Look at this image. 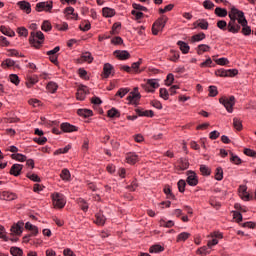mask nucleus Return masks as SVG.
Listing matches in <instances>:
<instances>
[{
    "mask_svg": "<svg viewBox=\"0 0 256 256\" xmlns=\"http://www.w3.org/2000/svg\"><path fill=\"white\" fill-rule=\"evenodd\" d=\"M0 31L3 35H6L7 37H15V33L13 32V30H11L5 26H1Z\"/></svg>",
    "mask_w": 256,
    "mask_h": 256,
    "instance_id": "32",
    "label": "nucleus"
},
{
    "mask_svg": "<svg viewBox=\"0 0 256 256\" xmlns=\"http://www.w3.org/2000/svg\"><path fill=\"white\" fill-rule=\"evenodd\" d=\"M81 61H85L86 63H93V56H91L90 52H85L81 56Z\"/></svg>",
    "mask_w": 256,
    "mask_h": 256,
    "instance_id": "36",
    "label": "nucleus"
},
{
    "mask_svg": "<svg viewBox=\"0 0 256 256\" xmlns=\"http://www.w3.org/2000/svg\"><path fill=\"white\" fill-rule=\"evenodd\" d=\"M238 73L239 71L237 69H219L216 70L215 75H217V77H235Z\"/></svg>",
    "mask_w": 256,
    "mask_h": 256,
    "instance_id": "6",
    "label": "nucleus"
},
{
    "mask_svg": "<svg viewBox=\"0 0 256 256\" xmlns=\"http://www.w3.org/2000/svg\"><path fill=\"white\" fill-rule=\"evenodd\" d=\"M208 91H209V97H217V95H219L217 86H209Z\"/></svg>",
    "mask_w": 256,
    "mask_h": 256,
    "instance_id": "42",
    "label": "nucleus"
},
{
    "mask_svg": "<svg viewBox=\"0 0 256 256\" xmlns=\"http://www.w3.org/2000/svg\"><path fill=\"white\" fill-rule=\"evenodd\" d=\"M25 229H27L28 231H31L32 235H37V233H39V228H37V226L31 224L30 222H27L25 224Z\"/></svg>",
    "mask_w": 256,
    "mask_h": 256,
    "instance_id": "26",
    "label": "nucleus"
},
{
    "mask_svg": "<svg viewBox=\"0 0 256 256\" xmlns=\"http://www.w3.org/2000/svg\"><path fill=\"white\" fill-rule=\"evenodd\" d=\"M22 170H23V165L14 164L10 169V175H14V177H19V175H21Z\"/></svg>",
    "mask_w": 256,
    "mask_h": 256,
    "instance_id": "19",
    "label": "nucleus"
},
{
    "mask_svg": "<svg viewBox=\"0 0 256 256\" xmlns=\"http://www.w3.org/2000/svg\"><path fill=\"white\" fill-rule=\"evenodd\" d=\"M129 93V88H120L117 93H116V97H120L121 99H123V97Z\"/></svg>",
    "mask_w": 256,
    "mask_h": 256,
    "instance_id": "46",
    "label": "nucleus"
},
{
    "mask_svg": "<svg viewBox=\"0 0 256 256\" xmlns=\"http://www.w3.org/2000/svg\"><path fill=\"white\" fill-rule=\"evenodd\" d=\"M105 221H107V218H105V215H103V213L100 212L95 215L94 223L96 225H105Z\"/></svg>",
    "mask_w": 256,
    "mask_h": 256,
    "instance_id": "23",
    "label": "nucleus"
},
{
    "mask_svg": "<svg viewBox=\"0 0 256 256\" xmlns=\"http://www.w3.org/2000/svg\"><path fill=\"white\" fill-rule=\"evenodd\" d=\"M25 224L23 222H18L16 224H14L11 227V232L14 233V235H21V233H23V226Z\"/></svg>",
    "mask_w": 256,
    "mask_h": 256,
    "instance_id": "20",
    "label": "nucleus"
},
{
    "mask_svg": "<svg viewBox=\"0 0 256 256\" xmlns=\"http://www.w3.org/2000/svg\"><path fill=\"white\" fill-rule=\"evenodd\" d=\"M89 29H91V23L84 22V23L80 24L81 31H89Z\"/></svg>",
    "mask_w": 256,
    "mask_h": 256,
    "instance_id": "63",
    "label": "nucleus"
},
{
    "mask_svg": "<svg viewBox=\"0 0 256 256\" xmlns=\"http://www.w3.org/2000/svg\"><path fill=\"white\" fill-rule=\"evenodd\" d=\"M200 173H202V175L209 176V175H211V169H209V167H207L206 165H201Z\"/></svg>",
    "mask_w": 256,
    "mask_h": 256,
    "instance_id": "49",
    "label": "nucleus"
},
{
    "mask_svg": "<svg viewBox=\"0 0 256 256\" xmlns=\"http://www.w3.org/2000/svg\"><path fill=\"white\" fill-rule=\"evenodd\" d=\"M69 149H71V145H67V146L64 147V148L58 149V150L55 152V154H56V155H61V154L69 153Z\"/></svg>",
    "mask_w": 256,
    "mask_h": 256,
    "instance_id": "57",
    "label": "nucleus"
},
{
    "mask_svg": "<svg viewBox=\"0 0 256 256\" xmlns=\"http://www.w3.org/2000/svg\"><path fill=\"white\" fill-rule=\"evenodd\" d=\"M87 86H82L80 87L77 92H76V98L78 99V101H83L85 100V97L87 95Z\"/></svg>",
    "mask_w": 256,
    "mask_h": 256,
    "instance_id": "16",
    "label": "nucleus"
},
{
    "mask_svg": "<svg viewBox=\"0 0 256 256\" xmlns=\"http://www.w3.org/2000/svg\"><path fill=\"white\" fill-rule=\"evenodd\" d=\"M228 17L230 18L228 23L229 33H239V31H241V25H239V21L245 18V13L235 7H232Z\"/></svg>",
    "mask_w": 256,
    "mask_h": 256,
    "instance_id": "1",
    "label": "nucleus"
},
{
    "mask_svg": "<svg viewBox=\"0 0 256 256\" xmlns=\"http://www.w3.org/2000/svg\"><path fill=\"white\" fill-rule=\"evenodd\" d=\"M187 186V182L181 179L178 181V190L180 193H185V187Z\"/></svg>",
    "mask_w": 256,
    "mask_h": 256,
    "instance_id": "47",
    "label": "nucleus"
},
{
    "mask_svg": "<svg viewBox=\"0 0 256 256\" xmlns=\"http://www.w3.org/2000/svg\"><path fill=\"white\" fill-rule=\"evenodd\" d=\"M126 161L130 165H135V163H137L139 161V155H137L134 152H130V153L126 154Z\"/></svg>",
    "mask_w": 256,
    "mask_h": 256,
    "instance_id": "15",
    "label": "nucleus"
},
{
    "mask_svg": "<svg viewBox=\"0 0 256 256\" xmlns=\"http://www.w3.org/2000/svg\"><path fill=\"white\" fill-rule=\"evenodd\" d=\"M132 7L135 11H147V7L141 6V4L134 3Z\"/></svg>",
    "mask_w": 256,
    "mask_h": 256,
    "instance_id": "62",
    "label": "nucleus"
},
{
    "mask_svg": "<svg viewBox=\"0 0 256 256\" xmlns=\"http://www.w3.org/2000/svg\"><path fill=\"white\" fill-rule=\"evenodd\" d=\"M52 200L54 207H58V209H63L67 201L65 200V196L61 193L52 194Z\"/></svg>",
    "mask_w": 256,
    "mask_h": 256,
    "instance_id": "5",
    "label": "nucleus"
},
{
    "mask_svg": "<svg viewBox=\"0 0 256 256\" xmlns=\"http://www.w3.org/2000/svg\"><path fill=\"white\" fill-rule=\"evenodd\" d=\"M215 63H217V65H228L229 59H227V58H219V59L215 60Z\"/></svg>",
    "mask_w": 256,
    "mask_h": 256,
    "instance_id": "64",
    "label": "nucleus"
},
{
    "mask_svg": "<svg viewBox=\"0 0 256 256\" xmlns=\"http://www.w3.org/2000/svg\"><path fill=\"white\" fill-rule=\"evenodd\" d=\"M150 253H161L162 251H165V248L163 246L156 244L150 247L149 249Z\"/></svg>",
    "mask_w": 256,
    "mask_h": 256,
    "instance_id": "37",
    "label": "nucleus"
},
{
    "mask_svg": "<svg viewBox=\"0 0 256 256\" xmlns=\"http://www.w3.org/2000/svg\"><path fill=\"white\" fill-rule=\"evenodd\" d=\"M141 63H143L142 59H139L138 62L132 63L131 69L137 73L139 71V67L141 66Z\"/></svg>",
    "mask_w": 256,
    "mask_h": 256,
    "instance_id": "60",
    "label": "nucleus"
},
{
    "mask_svg": "<svg viewBox=\"0 0 256 256\" xmlns=\"http://www.w3.org/2000/svg\"><path fill=\"white\" fill-rule=\"evenodd\" d=\"M230 155H231V158H230L231 163H234V165H241V158H239V156L233 155V153H230Z\"/></svg>",
    "mask_w": 256,
    "mask_h": 256,
    "instance_id": "50",
    "label": "nucleus"
},
{
    "mask_svg": "<svg viewBox=\"0 0 256 256\" xmlns=\"http://www.w3.org/2000/svg\"><path fill=\"white\" fill-rule=\"evenodd\" d=\"M138 117H154L155 113L153 110H144L142 108H137L135 110Z\"/></svg>",
    "mask_w": 256,
    "mask_h": 256,
    "instance_id": "11",
    "label": "nucleus"
},
{
    "mask_svg": "<svg viewBox=\"0 0 256 256\" xmlns=\"http://www.w3.org/2000/svg\"><path fill=\"white\" fill-rule=\"evenodd\" d=\"M2 67H15V61L11 59H6L2 62Z\"/></svg>",
    "mask_w": 256,
    "mask_h": 256,
    "instance_id": "54",
    "label": "nucleus"
},
{
    "mask_svg": "<svg viewBox=\"0 0 256 256\" xmlns=\"http://www.w3.org/2000/svg\"><path fill=\"white\" fill-rule=\"evenodd\" d=\"M177 45L179 46V48L182 51V53H184V54L189 53V49H190L189 44H187V43H185L183 41H178Z\"/></svg>",
    "mask_w": 256,
    "mask_h": 256,
    "instance_id": "31",
    "label": "nucleus"
},
{
    "mask_svg": "<svg viewBox=\"0 0 256 256\" xmlns=\"http://www.w3.org/2000/svg\"><path fill=\"white\" fill-rule=\"evenodd\" d=\"M203 7H204V9L211 10V9H213V7H215V4L210 0H206L203 2Z\"/></svg>",
    "mask_w": 256,
    "mask_h": 256,
    "instance_id": "61",
    "label": "nucleus"
},
{
    "mask_svg": "<svg viewBox=\"0 0 256 256\" xmlns=\"http://www.w3.org/2000/svg\"><path fill=\"white\" fill-rule=\"evenodd\" d=\"M194 25H197V27H200V29H203L204 31L209 29V22H207L205 19H199L198 21L194 22Z\"/></svg>",
    "mask_w": 256,
    "mask_h": 256,
    "instance_id": "24",
    "label": "nucleus"
},
{
    "mask_svg": "<svg viewBox=\"0 0 256 256\" xmlns=\"http://www.w3.org/2000/svg\"><path fill=\"white\" fill-rule=\"evenodd\" d=\"M52 28L53 27L51 26V22L50 21L45 20L42 23V26H41L42 31L48 32V31H51Z\"/></svg>",
    "mask_w": 256,
    "mask_h": 256,
    "instance_id": "45",
    "label": "nucleus"
},
{
    "mask_svg": "<svg viewBox=\"0 0 256 256\" xmlns=\"http://www.w3.org/2000/svg\"><path fill=\"white\" fill-rule=\"evenodd\" d=\"M205 37H206V35L203 32L195 34L191 37V42L198 43L199 41H203V39H205Z\"/></svg>",
    "mask_w": 256,
    "mask_h": 256,
    "instance_id": "30",
    "label": "nucleus"
},
{
    "mask_svg": "<svg viewBox=\"0 0 256 256\" xmlns=\"http://www.w3.org/2000/svg\"><path fill=\"white\" fill-rule=\"evenodd\" d=\"M114 55H116V57L121 61H126V59H129V57H131V54H129L127 50H116L114 52Z\"/></svg>",
    "mask_w": 256,
    "mask_h": 256,
    "instance_id": "14",
    "label": "nucleus"
},
{
    "mask_svg": "<svg viewBox=\"0 0 256 256\" xmlns=\"http://www.w3.org/2000/svg\"><path fill=\"white\" fill-rule=\"evenodd\" d=\"M0 198L4 201H15V199H17V194L9 191H4L2 192Z\"/></svg>",
    "mask_w": 256,
    "mask_h": 256,
    "instance_id": "13",
    "label": "nucleus"
},
{
    "mask_svg": "<svg viewBox=\"0 0 256 256\" xmlns=\"http://www.w3.org/2000/svg\"><path fill=\"white\" fill-rule=\"evenodd\" d=\"M233 127L236 128L237 131H241L243 129V124L239 118L233 119Z\"/></svg>",
    "mask_w": 256,
    "mask_h": 256,
    "instance_id": "43",
    "label": "nucleus"
},
{
    "mask_svg": "<svg viewBox=\"0 0 256 256\" xmlns=\"http://www.w3.org/2000/svg\"><path fill=\"white\" fill-rule=\"evenodd\" d=\"M167 21H169V18L165 15L158 18L152 26L153 35H159V31H163V29H165V25H167Z\"/></svg>",
    "mask_w": 256,
    "mask_h": 256,
    "instance_id": "3",
    "label": "nucleus"
},
{
    "mask_svg": "<svg viewBox=\"0 0 256 256\" xmlns=\"http://www.w3.org/2000/svg\"><path fill=\"white\" fill-rule=\"evenodd\" d=\"M78 115H80V117H85V118L93 117V111L89 109H79Z\"/></svg>",
    "mask_w": 256,
    "mask_h": 256,
    "instance_id": "29",
    "label": "nucleus"
},
{
    "mask_svg": "<svg viewBox=\"0 0 256 256\" xmlns=\"http://www.w3.org/2000/svg\"><path fill=\"white\" fill-rule=\"evenodd\" d=\"M196 51H197L198 55H203V53H207V52L211 51V46H209L207 44H200L196 48Z\"/></svg>",
    "mask_w": 256,
    "mask_h": 256,
    "instance_id": "22",
    "label": "nucleus"
},
{
    "mask_svg": "<svg viewBox=\"0 0 256 256\" xmlns=\"http://www.w3.org/2000/svg\"><path fill=\"white\" fill-rule=\"evenodd\" d=\"M77 203H78L79 207L82 209V211H84V213H87V211L89 209V204H87V201H85V199H83V198H79L77 200Z\"/></svg>",
    "mask_w": 256,
    "mask_h": 256,
    "instance_id": "25",
    "label": "nucleus"
},
{
    "mask_svg": "<svg viewBox=\"0 0 256 256\" xmlns=\"http://www.w3.org/2000/svg\"><path fill=\"white\" fill-rule=\"evenodd\" d=\"M219 103L225 107L228 113H233V106L235 105V96L222 97L219 99Z\"/></svg>",
    "mask_w": 256,
    "mask_h": 256,
    "instance_id": "4",
    "label": "nucleus"
},
{
    "mask_svg": "<svg viewBox=\"0 0 256 256\" xmlns=\"http://www.w3.org/2000/svg\"><path fill=\"white\" fill-rule=\"evenodd\" d=\"M18 7H20V9L22 11H25V13H27L29 15V13H31V4L27 1H19L17 3Z\"/></svg>",
    "mask_w": 256,
    "mask_h": 256,
    "instance_id": "21",
    "label": "nucleus"
},
{
    "mask_svg": "<svg viewBox=\"0 0 256 256\" xmlns=\"http://www.w3.org/2000/svg\"><path fill=\"white\" fill-rule=\"evenodd\" d=\"M46 89L49 91V93H55L57 89H59V86L55 82H49L46 86Z\"/></svg>",
    "mask_w": 256,
    "mask_h": 256,
    "instance_id": "35",
    "label": "nucleus"
},
{
    "mask_svg": "<svg viewBox=\"0 0 256 256\" xmlns=\"http://www.w3.org/2000/svg\"><path fill=\"white\" fill-rule=\"evenodd\" d=\"M189 237H191V234L188 232H182L177 236V243H181V241L185 242Z\"/></svg>",
    "mask_w": 256,
    "mask_h": 256,
    "instance_id": "33",
    "label": "nucleus"
},
{
    "mask_svg": "<svg viewBox=\"0 0 256 256\" xmlns=\"http://www.w3.org/2000/svg\"><path fill=\"white\" fill-rule=\"evenodd\" d=\"M30 44L35 47V49H39L41 45H43V41H45V35L43 32L38 31V32H31L30 37H29Z\"/></svg>",
    "mask_w": 256,
    "mask_h": 256,
    "instance_id": "2",
    "label": "nucleus"
},
{
    "mask_svg": "<svg viewBox=\"0 0 256 256\" xmlns=\"http://www.w3.org/2000/svg\"><path fill=\"white\" fill-rule=\"evenodd\" d=\"M17 33L20 35V37H27V35H29V31L25 27L18 28Z\"/></svg>",
    "mask_w": 256,
    "mask_h": 256,
    "instance_id": "52",
    "label": "nucleus"
},
{
    "mask_svg": "<svg viewBox=\"0 0 256 256\" xmlns=\"http://www.w3.org/2000/svg\"><path fill=\"white\" fill-rule=\"evenodd\" d=\"M159 88V83L157 81L150 79L147 81L145 90L148 91V93H155V89Z\"/></svg>",
    "mask_w": 256,
    "mask_h": 256,
    "instance_id": "9",
    "label": "nucleus"
},
{
    "mask_svg": "<svg viewBox=\"0 0 256 256\" xmlns=\"http://www.w3.org/2000/svg\"><path fill=\"white\" fill-rule=\"evenodd\" d=\"M9 80L11 81V83H13L14 85H19L20 80H19V76H17L16 74H11L9 76Z\"/></svg>",
    "mask_w": 256,
    "mask_h": 256,
    "instance_id": "59",
    "label": "nucleus"
},
{
    "mask_svg": "<svg viewBox=\"0 0 256 256\" xmlns=\"http://www.w3.org/2000/svg\"><path fill=\"white\" fill-rule=\"evenodd\" d=\"M113 69V65H111L110 63L104 64L102 77L104 79H109V75L113 73Z\"/></svg>",
    "mask_w": 256,
    "mask_h": 256,
    "instance_id": "18",
    "label": "nucleus"
},
{
    "mask_svg": "<svg viewBox=\"0 0 256 256\" xmlns=\"http://www.w3.org/2000/svg\"><path fill=\"white\" fill-rule=\"evenodd\" d=\"M10 253L13 256H23V250L19 247H11Z\"/></svg>",
    "mask_w": 256,
    "mask_h": 256,
    "instance_id": "39",
    "label": "nucleus"
},
{
    "mask_svg": "<svg viewBox=\"0 0 256 256\" xmlns=\"http://www.w3.org/2000/svg\"><path fill=\"white\" fill-rule=\"evenodd\" d=\"M118 29H121V23L116 22V23L113 24L112 30L110 31V34L111 35H117V30Z\"/></svg>",
    "mask_w": 256,
    "mask_h": 256,
    "instance_id": "55",
    "label": "nucleus"
},
{
    "mask_svg": "<svg viewBox=\"0 0 256 256\" xmlns=\"http://www.w3.org/2000/svg\"><path fill=\"white\" fill-rule=\"evenodd\" d=\"M103 17H113L115 15V10L109 7L102 9Z\"/></svg>",
    "mask_w": 256,
    "mask_h": 256,
    "instance_id": "34",
    "label": "nucleus"
},
{
    "mask_svg": "<svg viewBox=\"0 0 256 256\" xmlns=\"http://www.w3.org/2000/svg\"><path fill=\"white\" fill-rule=\"evenodd\" d=\"M27 178L30 179V181H34V183H41V178L37 174H27Z\"/></svg>",
    "mask_w": 256,
    "mask_h": 256,
    "instance_id": "48",
    "label": "nucleus"
},
{
    "mask_svg": "<svg viewBox=\"0 0 256 256\" xmlns=\"http://www.w3.org/2000/svg\"><path fill=\"white\" fill-rule=\"evenodd\" d=\"M51 9H53V2H39L36 4V11L41 12V11H47L51 12Z\"/></svg>",
    "mask_w": 256,
    "mask_h": 256,
    "instance_id": "7",
    "label": "nucleus"
},
{
    "mask_svg": "<svg viewBox=\"0 0 256 256\" xmlns=\"http://www.w3.org/2000/svg\"><path fill=\"white\" fill-rule=\"evenodd\" d=\"M139 99H141V94L139 92H131L127 97V101H129V105H139Z\"/></svg>",
    "mask_w": 256,
    "mask_h": 256,
    "instance_id": "8",
    "label": "nucleus"
},
{
    "mask_svg": "<svg viewBox=\"0 0 256 256\" xmlns=\"http://www.w3.org/2000/svg\"><path fill=\"white\" fill-rule=\"evenodd\" d=\"M60 128L62 131H64V133H73L74 131H77V127L74 125H71L70 123H62L60 125Z\"/></svg>",
    "mask_w": 256,
    "mask_h": 256,
    "instance_id": "17",
    "label": "nucleus"
},
{
    "mask_svg": "<svg viewBox=\"0 0 256 256\" xmlns=\"http://www.w3.org/2000/svg\"><path fill=\"white\" fill-rule=\"evenodd\" d=\"M35 83H39V78L37 76H29L26 81V85L29 89H31L32 85H35Z\"/></svg>",
    "mask_w": 256,
    "mask_h": 256,
    "instance_id": "28",
    "label": "nucleus"
},
{
    "mask_svg": "<svg viewBox=\"0 0 256 256\" xmlns=\"http://www.w3.org/2000/svg\"><path fill=\"white\" fill-rule=\"evenodd\" d=\"M228 25L229 24H227V21L225 20H220L217 22L218 29H221L222 31H227Z\"/></svg>",
    "mask_w": 256,
    "mask_h": 256,
    "instance_id": "44",
    "label": "nucleus"
},
{
    "mask_svg": "<svg viewBox=\"0 0 256 256\" xmlns=\"http://www.w3.org/2000/svg\"><path fill=\"white\" fill-rule=\"evenodd\" d=\"M239 25H241L243 35H251V27L247 25V19L244 16V19L239 20Z\"/></svg>",
    "mask_w": 256,
    "mask_h": 256,
    "instance_id": "12",
    "label": "nucleus"
},
{
    "mask_svg": "<svg viewBox=\"0 0 256 256\" xmlns=\"http://www.w3.org/2000/svg\"><path fill=\"white\" fill-rule=\"evenodd\" d=\"M12 159H15L16 161H20V163H24V161H27V156L23 155V154H12L11 155Z\"/></svg>",
    "mask_w": 256,
    "mask_h": 256,
    "instance_id": "38",
    "label": "nucleus"
},
{
    "mask_svg": "<svg viewBox=\"0 0 256 256\" xmlns=\"http://www.w3.org/2000/svg\"><path fill=\"white\" fill-rule=\"evenodd\" d=\"M35 143H38V145H45L47 143V138L45 136H39L34 138Z\"/></svg>",
    "mask_w": 256,
    "mask_h": 256,
    "instance_id": "53",
    "label": "nucleus"
},
{
    "mask_svg": "<svg viewBox=\"0 0 256 256\" xmlns=\"http://www.w3.org/2000/svg\"><path fill=\"white\" fill-rule=\"evenodd\" d=\"M215 15H217L218 17H227V9L217 7L215 9Z\"/></svg>",
    "mask_w": 256,
    "mask_h": 256,
    "instance_id": "40",
    "label": "nucleus"
},
{
    "mask_svg": "<svg viewBox=\"0 0 256 256\" xmlns=\"http://www.w3.org/2000/svg\"><path fill=\"white\" fill-rule=\"evenodd\" d=\"M174 7L175 6L173 4H169V5L165 6L163 9L160 8L159 13L163 15V13H167L169 11H172Z\"/></svg>",
    "mask_w": 256,
    "mask_h": 256,
    "instance_id": "56",
    "label": "nucleus"
},
{
    "mask_svg": "<svg viewBox=\"0 0 256 256\" xmlns=\"http://www.w3.org/2000/svg\"><path fill=\"white\" fill-rule=\"evenodd\" d=\"M60 177L63 181H70L71 180V172H69V169L65 168L61 171Z\"/></svg>",
    "mask_w": 256,
    "mask_h": 256,
    "instance_id": "27",
    "label": "nucleus"
},
{
    "mask_svg": "<svg viewBox=\"0 0 256 256\" xmlns=\"http://www.w3.org/2000/svg\"><path fill=\"white\" fill-rule=\"evenodd\" d=\"M120 113H119V110L115 109V108H112L110 110H108V117H119Z\"/></svg>",
    "mask_w": 256,
    "mask_h": 256,
    "instance_id": "58",
    "label": "nucleus"
},
{
    "mask_svg": "<svg viewBox=\"0 0 256 256\" xmlns=\"http://www.w3.org/2000/svg\"><path fill=\"white\" fill-rule=\"evenodd\" d=\"M186 181L191 187H195L199 183V180L197 179V174H195V172H188V177Z\"/></svg>",
    "mask_w": 256,
    "mask_h": 256,
    "instance_id": "10",
    "label": "nucleus"
},
{
    "mask_svg": "<svg viewBox=\"0 0 256 256\" xmlns=\"http://www.w3.org/2000/svg\"><path fill=\"white\" fill-rule=\"evenodd\" d=\"M160 97L167 101L169 99V91L166 88H160Z\"/></svg>",
    "mask_w": 256,
    "mask_h": 256,
    "instance_id": "51",
    "label": "nucleus"
},
{
    "mask_svg": "<svg viewBox=\"0 0 256 256\" xmlns=\"http://www.w3.org/2000/svg\"><path fill=\"white\" fill-rule=\"evenodd\" d=\"M215 180L216 181H223V168L218 167L216 169Z\"/></svg>",
    "mask_w": 256,
    "mask_h": 256,
    "instance_id": "41",
    "label": "nucleus"
}]
</instances>
